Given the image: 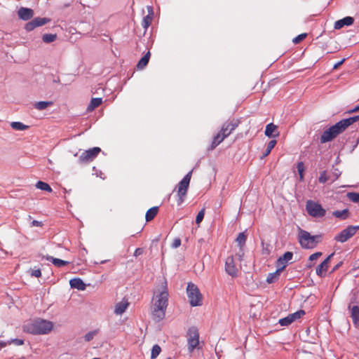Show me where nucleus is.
Instances as JSON below:
<instances>
[{"label":"nucleus","mask_w":359,"mask_h":359,"mask_svg":"<svg viewBox=\"0 0 359 359\" xmlns=\"http://www.w3.org/2000/svg\"><path fill=\"white\" fill-rule=\"evenodd\" d=\"M341 121L346 129L349 126H351L353 123L359 121V116H355L353 117H351L348 118H344Z\"/></svg>","instance_id":"obj_34"},{"label":"nucleus","mask_w":359,"mask_h":359,"mask_svg":"<svg viewBox=\"0 0 359 359\" xmlns=\"http://www.w3.org/2000/svg\"><path fill=\"white\" fill-rule=\"evenodd\" d=\"M359 111V104L358 106H356L353 109L350 111V112H355V111Z\"/></svg>","instance_id":"obj_55"},{"label":"nucleus","mask_w":359,"mask_h":359,"mask_svg":"<svg viewBox=\"0 0 359 359\" xmlns=\"http://www.w3.org/2000/svg\"><path fill=\"white\" fill-rule=\"evenodd\" d=\"M43 224L42 222H40V221H37V220H33L32 222H31V224H30V226L31 227H33V226H39V227H41L43 226Z\"/></svg>","instance_id":"obj_49"},{"label":"nucleus","mask_w":359,"mask_h":359,"mask_svg":"<svg viewBox=\"0 0 359 359\" xmlns=\"http://www.w3.org/2000/svg\"><path fill=\"white\" fill-rule=\"evenodd\" d=\"M321 256H322V252H315V253L309 256V261L316 260V259H318Z\"/></svg>","instance_id":"obj_46"},{"label":"nucleus","mask_w":359,"mask_h":359,"mask_svg":"<svg viewBox=\"0 0 359 359\" xmlns=\"http://www.w3.org/2000/svg\"><path fill=\"white\" fill-rule=\"evenodd\" d=\"M225 271L232 277H236L238 275V269L236 265L235 260L233 256H229L225 262Z\"/></svg>","instance_id":"obj_13"},{"label":"nucleus","mask_w":359,"mask_h":359,"mask_svg":"<svg viewBox=\"0 0 359 359\" xmlns=\"http://www.w3.org/2000/svg\"><path fill=\"white\" fill-rule=\"evenodd\" d=\"M354 22V19L352 17L347 16L343 19L339 20L335 22L334 27L335 29H340L344 26H350Z\"/></svg>","instance_id":"obj_17"},{"label":"nucleus","mask_w":359,"mask_h":359,"mask_svg":"<svg viewBox=\"0 0 359 359\" xmlns=\"http://www.w3.org/2000/svg\"><path fill=\"white\" fill-rule=\"evenodd\" d=\"M186 337L187 341L188 351L189 353H192L194 349L201 348L199 341V332L196 327H190L187 332Z\"/></svg>","instance_id":"obj_8"},{"label":"nucleus","mask_w":359,"mask_h":359,"mask_svg":"<svg viewBox=\"0 0 359 359\" xmlns=\"http://www.w3.org/2000/svg\"><path fill=\"white\" fill-rule=\"evenodd\" d=\"M246 241H247V236L244 232H241L238 235L236 241L237 242L238 245L240 248V250H242L243 249V248L245 245Z\"/></svg>","instance_id":"obj_26"},{"label":"nucleus","mask_w":359,"mask_h":359,"mask_svg":"<svg viewBox=\"0 0 359 359\" xmlns=\"http://www.w3.org/2000/svg\"><path fill=\"white\" fill-rule=\"evenodd\" d=\"M7 345H9L8 341L6 342V341H0V349L1 348L6 347Z\"/></svg>","instance_id":"obj_53"},{"label":"nucleus","mask_w":359,"mask_h":359,"mask_svg":"<svg viewBox=\"0 0 359 359\" xmlns=\"http://www.w3.org/2000/svg\"><path fill=\"white\" fill-rule=\"evenodd\" d=\"M187 297L191 306L202 304L203 297L198 287L192 283H189L187 287Z\"/></svg>","instance_id":"obj_7"},{"label":"nucleus","mask_w":359,"mask_h":359,"mask_svg":"<svg viewBox=\"0 0 359 359\" xmlns=\"http://www.w3.org/2000/svg\"><path fill=\"white\" fill-rule=\"evenodd\" d=\"M143 253V249L142 248H137L134 252V256L138 257L141 255Z\"/></svg>","instance_id":"obj_50"},{"label":"nucleus","mask_w":359,"mask_h":359,"mask_svg":"<svg viewBox=\"0 0 359 359\" xmlns=\"http://www.w3.org/2000/svg\"><path fill=\"white\" fill-rule=\"evenodd\" d=\"M240 123V120L237 118H233L224 122L220 130L213 136L209 149L212 150L222 143L225 138L229 137L238 127Z\"/></svg>","instance_id":"obj_2"},{"label":"nucleus","mask_w":359,"mask_h":359,"mask_svg":"<svg viewBox=\"0 0 359 359\" xmlns=\"http://www.w3.org/2000/svg\"><path fill=\"white\" fill-rule=\"evenodd\" d=\"M298 238L303 248L312 249L319 243L321 236H311L308 231L299 229Z\"/></svg>","instance_id":"obj_4"},{"label":"nucleus","mask_w":359,"mask_h":359,"mask_svg":"<svg viewBox=\"0 0 359 359\" xmlns=\"http://www.w3.org/2000/svg\"><path fill=\"white\" fill-rule=\"evenodd\" d=\"M276 143H277V141L276 140H272L269 142L265 152L261 156V159L264 158L266 156H267L271 153V150L275 147Z\"/></svg>","instance_id":"obj_31"},{"label":"nucleus","mask_w":359,"mask_h":359,"mask_svg":"<svg viewBox=\"0 0 359 359\" xmlns=\"http://www.w3.org/2000/svg\"><path fill=\"white\" fill-rule=\"evenodd\" d=\"M334 253L330 255L320 264L316 268V274L320 277H325L326 272L329 267L331 258L333 257Z\"/></svg>","instance_id":"obj_14"},{"label":"nucleus","mask_w":359,"mask_h":359,"mask_svg":"<svg viewBox=\"0 0 359 359\" xmlns=\"http://www.w3.org/2000/svg\"><path fill=\"white\" fill-rule=\"evenodd\" d=\"M97 333H98V330H95L90 331V332H88L84 336L85 341H91Z\"/></svg>","instance_id":"obj_41"},{"label":"nucleus","mask_w":359,"mask_h":359,"mask_svg":"<svg viewBox=\"0 0 359 359\" xmlns=\"http://www.w3.org/2000/svg\"><path fill=\"white\" fill-rule=\"evenodd\" d=\"M264 134L266 137H278L279 132L278 131V126L273 123L266 125Z\"/></svg>","instance_id":"obj_18"},{"label":"nucleus","mask_w":359,"mask_h":359,"mask_svg":"<svg viewBox=\"0 0 359 359\" xmlns=\"http://www.w3.org/2000/svg\"><path fill=\"white\" fill-rule=\"evenodd\" d=\"M348 198L354 202V203H359V193L355 192H350L347 194Z\"/></svg>","instance_id":"obj_39"},{"label":"nucleus","mask_w":359,"mask_h":359,"mask_svg":"<svg viewBox=\"0 0 359 359\" xmlns=\"http://www.w3.org/2000/svg\"><path fill=\"white\" fill-rule=\"evenodd\" d=\"M293 257V253L291 252H286L283 256L280 257L276 262V267L280 270L283 271L286 267L287 262Z\"/></svg>","instance_id":"obj_15"},{"label":"nucleus","mask_w":359,"mask_h":359,"mask_svg":"<svg viewBox=\"0 0 359 359\" xmlns=\"http://www.w3.org/2000/svg\"><path fill=\"white\" fill-rule=\"evenodd\" d=\"M345 130L346 128L341 121L337 122L335 125L331 126L323 133L320 137V142L325 143L332 141L339 134L345 131Z\"/></svg>","instance_id":"obj_5"},{"label":"nucleus","mask_w":359,"mask_h":359,"mask_svg":"<svg viewBox=\"0 0 359 359\" xmlns=\"http://www.w3.org/2000/svg\"><path fill=\"white\" fill-rule=\"evenodd\" d=\"M332 215L337 218L345 219L348 217V210H335L332 212Z\"/></svg>","instance_id":"obj_30"},{"label":"nucleus","mask_w":359,"mask_h":359,"mask_svg":"<svg viewBox=\"0 0 359 359\" xmlns=\"http://www.w3.org/2000/svg\"><path fill=\"white\" fill-rule=\"evenodd\" d=\"M328 179L329 178L327 177L326 171H323L320 172V177L318 179V180L320 183H325L326 182H327Z\"/></svg>","instance_id":"obj_44"},{"label":"nucleus","mask_w":359,"mask_h":359,"mask_svg":"<svg viewBox=\"0 0 359 359\" xmlns=\"http://www.w3.org/2000/svg\"><path fill=\"white\" fill-rule=\"evenodd\" d=\"M161 351V347L156 344L152 347L151 353V359H155L160 354Z\"/></svg>","instance_id":"obj_38"},{"label":"nucleus","mask_w":359,"mask_h":359,"mask_svg":"<svg viewBox=\"0 0 359 359\" xmlns=\"http://www.w3.org/2000/svg\"><path fill=\"white\" fill-rule=\"evenodd\" d=\"M11 344H13L16 346H21L24 344V341L22 339H14L11 341H8V344L10 345Z\"/></svg>","instance_id":"obj_45"},{"label":"nucleus","mask_w":359,"mask_h":359,"mask_svg":"<svg viewBox=\"0 0 359 359\" xmlns=\"http://www.w3.org/2000/svg\"><path fill=\"white\" fill-rule=\"evenodd\" d=\"M306 210L311 217L315 218L323 217L326 213V210L319 203L312 200L306 202Z\"/></svg>","instance_id":"obj_9"},{"label":"nucleus","mask_w":359,"mask_h":359,"mask_svg":"<svg viewBox=\"0 0 359 359\" xmlns=\"http://www.w3.org/2000/svg\"><path fill=\"white\" fill-rule=\"evenodd\" d=\"M313 265L312 264H309L308 266L309 267H311Z\"/></svg>","instance_id":"obj_56"},{"label":"nucleus","mask_w":359,"mask_h":359,"mask_svg":"<svg viewBox=\"0 0 359 359\" xmlns=\"http://www.w3.org/2000/svg\"><path fill=\"white\" fill-rule=\"evenodd\" d=\"M359 229V226H348L334 237L337 242L344 243L353 237Z\"/></svg>","instance_id":"obj_10"},{"label":"nucleus","mask_w":359,"mask_h":359,"mask_svg":"<svg viewBox=\"0 0 359 359\" xmlns=\"http://www.w3.org/2000/svg\"><path fill=\"white\" fill-rule=\"evenodd\" d=\"M153 20V12L151 8H150V13H149L147 15L144 16L142 22V27L147 29L151 24Z\"/></svg>","instance_id":"obj_25"},{"label":"nucleus","mask_w":359,"mask_h":359,"mask_svg":"<svg viewBox=\"0 0 359 359\" xmlns=\"http://www.w3.org/2000/svg\"><path fill=\"white\" fill-rule=\"evenodd\" d=\"M31 275L32 276L39 278V277H40L41 276V270L39 269H33V270H32Z\"/></svg>","instance_id":"obj_48"},{"label":"nucleus","mask_w":359,"mask_h":359,"mask_svg":"<svg viewBox=\"0 0 359 359\" xmlns=\"http://www.w3.org/2000/svg\"><path fill=\"white\" fill-rule=\"evenodd\" d=\"M36 187L37 189H39L41 190L46 191H48L50 193L53 191V189L50 187V185L48 183L42 182V181H39L36 183Z\"/></svg>","instance_id":"obj_32"},{"label":"nucleus","mask_w":359,"mask_h":359,"mask_svg":"<svg viewBox=\"0 0 359 359\" xmlns=\"http://www.w3.org/2000/svg\"><path fill=\"white\" fill-rule=\"evenodd\" d=\"M71 287L76 288L79 290H84L86 285L81 278H73L69 281Z\"/></svg>","instance_id":"obj_21"},{"label":"nucleus","mask_w":359,"mask_h":359,"mask_svg":"<svg viewBox=\"0 0 359 359\" xmlns=\"http://www.w3.org/2000/svg\"><path fill=\"white\" fill-rule=\"evenodd\" d=\"M180 245H181V240H180V238H176L174 239V241H173V242L172 243V247L173 248H177L180 247Z\"/></svg>","instance_id":"obj_47"},{"label":"nucleus","mask_w":359,"mask_h":359,"mask_svg":"<svg viewBox=\"0 0 359 359\" xmlns=\"http://www.w3.org/2000/svg\"><path fill=\"white\" fill-rule=\"evenodd\" d=\"M297 171L299 175V180L303 181L304 180V172L305 170L304 164L303 162L300 161L297 165Z\"/></svg>","instance_id":"obj_37"},{"label":"nucleus","mask_w":359,"mask_h":359,"mask_svg":"<svg viewBox=\"0 0 359 359\" xmlns=\"http://www.w3.org/2000/svg\"><path fill=\"white\" fill-rule=\"evenodd\" d=\"M50 21V19L47 18H35L32 21L27 22L25 26V29L27 32H31L33 29H34L36 27L43 26L46 25V23L49 22Z\"/></svg>","instance_id":"obj_12"},{"label":"nucleus","mask_w":359,"mask_h":359,"mask_svg":"<svg viewBox=\"0 0 359 359\" xmlns=\"http://www.w3.org/2000/svg\"><path fill=\"white\" fill-rule=\"evenodd\" d=\"M129 303L128 300H122L121 302L117 303L115 306L114 313L117 315H121L127 309Z\"/></svg>","instance_id":"obj_19"},{"label":"nucleus","mask_w":359,"mask_h":359,"mask_svg":"<svg viewBox=\"0 0 359 359\" xmlns=\"http://www.w3.org/2000/svg\"><path fill=\"white\" fill-rule=\"evenodd\" d=\"M100 151L101 149L97 147L86 150L80 155L79 162L83 164L92 162Z\"/></svg>","instance_id":"obj_11"},{"label":"nucleus","mask_w":359,"mask_h":359,"mask_svg":"<svg viewBox=\"0 0 359 359\" xmlns=\"http://www.w3.org/2000/svg\"><path fill=\"white\" fill-rule=\"evenodd\" d=\"M341 264H342V262H339L337 264H336L334 266V268L332 269V272H334V271L337 270L341 266Z\"/></svg>","instance_id":"obj_54"},{"label":"nucleus","mask_w":359,"mask_h":359,"mask_svg":"<svg viewBox=\"0 0 359 359\" xmlns=\"http://www.w3.org/2000/svg\"><path fill=\"white\" fill-rule=\"evenodd\" d=\"M151 56V53L148 51L138 62L137 68L143 69L148 64Z\"/></svg>","instance_id":"obj_22"},{"label":"nucleus","mask_w":359,"mask_h":359,"mask_svg":"<svg viewBox=\"0 0 359 359\" xmlns=\"http://www.w3.org/2000/svg\"><path fill=\"white\" fill-rule=\"evenodd\" d=\"M18 18L22 20H28L34 15V11L31 8L21 7L18 11Z\"/></svg>","instance_id":"obj_16"},{"label":"nucleus","mask_w":359,"mask_h":359,"mask_svg":"<svg viewBox=\"0 0 359 359\" xmlns=\"http://www.w3.org/2000/svg\"><path fill=\"white\" fill-rule=\"evenodd\" d=\"M292 323H293V322H292V319L290 318V315H288L285 318H283L279 320V324L281 326H287V325H290Z\"/></svg>","instance_id":"obj_40"},{"label":"nucleus","mask_w":359,"mask_h":359,"mask_svg":"<svg viewBox=\"0 0 359 359\" xmlns=\"http://www.w3.org/2000/svg\"><path fill=\"white\" fill-rule=\"evenodd\" d=\"M281 271L282 270H280V269L277 268L275 272L269 273L266 278V282L268 283L276 282L278 279Z\"/></svg>","instance_id":"obj_24"},{"label":"nucleus","mask_w":359,"mask_h":359,"mask_svg":"<svg viewBox=\"0 0 359 359\" xmlns=\"http://www.w3.org/2000/svg\"><path fill=\"white\" fill-rule=\"evenodd\" d=\"M46 260L51 262L55 266L62 267L69 264V262L65 261L58 258H54L52 256L47 255L43 257Z\"/></svg>","instance_id":"obj_20"},{"label":"nucleus","mask_w":359,"mask_h":359,"mask_svg":"<svg viewBox=\"0 0 359 359\" xmlns=\"http://www.w3.org/2000/svg\"><path fill=\"white\" fill-rule=\"evenodd\" d=\"M344 61H345V59H343L341 61H339V62L336 63L334 65L333 69H337L341 65H342L344 63Z\"/></svg>","instance_id":"obj_51"},{"label":"nucleus","mask_w":359,"mask_h":359,"mask_svg":"<svg viewBox=\"0 0 359 359\" xmlns=\"http://www.w3.org/2000/svg\"><path fill=\"white\" fill-rule=\"evenodd\" d=\"M351 318L353 323L356 325H359V307L358 306H353L352 307Z\"/></svg>","instance_id":"obj_29"},{"label":"nucleus","mask_w":359,"mask_h":359,"mask_svg":"<svg viewBox=\"0 0 359 359\" xmlns=\"http://www.w3.org/2000/svg\"><path fill=\"white\" fill-rule=\"evenodd\" d=\"M56 38L57 35L53 34H43L42 36L43 42L47 43L54 41L56 39Z\"/></svg>","instance_id":"obj_36"},{"label":"nucleus","mask_w":359,"mask_h":359,"mask_svg":"<svg viewBox=\"0 0 359 359\" xmlns=\"http://www.w3.org/2000/svg\"><path fill=\"white\" fill-rule=\"evenodd\" d=\"M11 126L13 130H25L29 128V126L25 125L21 122H12Z\"/></svg>","instance_id":"obj_33"},{"label":"nucleus","mask_w":359,"mask_h":359,"mask_svg":"<svg viewBox=\"0 0 359 359\" xmlns=\"http://www.w3.org/2000/svg\"><path fill=\"white\" fill-rule=\"evenodd\" d=\"M102 102V99L100 97L93 98L88 106V111H93L98 107Z\"/></svg>","instance_id":"obj_27"},{"label":"nucleus","mask_w":359,"mask_h":359,"mask_svg":"<svg viewBox=\"0 0 359 359\" xmlns=\"http://www.w3.org/2000/svg\"><path fill=\"white\" fill-rule=\"evenodd\" d=\"M53 327V323L46 320L38 319L24 326V331L32 334H46Z\"/></svg>","instance_id":"obj_3"},{"label":"nucleus","mask_w":359,"mask_h":359,"mask_svg":"<svg viewBox=\"0 0 359 359\" xmlns=\"http://www.w3.org/2000/svg\"><path fill=\"white\" fill-rule=\"evenodd\" d=\"M204 215H205V210H204V209H202V210H201L198 213V215H197V216H196V223L197 224H199L202 222V220H203V217H204Z\"/></svg>","instance_id":"obj_43"},{"label":"nucleus","mask_w":359,"mask_h":359,"mask_svg":"<svg viewBox=\"0 0 359 359\" xmlns=\"http://www.w3.org/2000/svg\"><path fill=\"white\" fill-rule=\"evenodd\" d=\"M306 37V34H301L292 39L294 44H297Z\"/></svg>","instance_id":"obj_42"},{"label":"nucleus","mask_w":359,"mask_h":359,"mask_svg":"<svg viewBox=\"0 0 359 359\" xmlns=\"http://www.w3.org/2000/svg\"><path fill=\"white\" fill-rule=\"evenodd\" d=\"M158 211V208L157 206L152 207L149 208L145 215V219L147 222L151 221L157 215Z\"/></svg>","instance_id":"obj_23"},{"label":"nucleus","mask_w":359,"mask_h":359,"mask_svg":"<svg viewBox=\"0 0 359 359\" xmlns=\"http://www.w3.org/2000/svg\"><path fill=\"white\" fill-rule=\"evenodd\" d=\"M168 297L167 281L163 278L161 280L160 287L154 292L151 300V313L155 321H161L165 318Z\"/></svg>","instance_id":"obj_1"},{"label":"nucleus","mask_w":359,"mask_h":359,"mask_svg":"<svg viewBox=\"0 0 359 359\" xmlns=\"http://www.w3.org/2000/svg\"><path fill=\"white\" fill-rule=\"evenodd\" d=\"M305 314V311L304 310H299L293 313L289 314L290 316V318L292 319V322L295 321L296 320H298L301 318L302 316H304Z\"/></svg>","instance_id":"obj_35"},{"label":"nucleus","mask_w":359,"mask_h":359,"mask_svg":"<svg viewBox=\"0 0 359 359\" xmlns=\"http://www.w3.org/2000/svg\"><path fill=\"white\" fill-rule=\"evenodd\" d=\"M243 255H244L243 249L242 250H240V252H238L237 254V256L238 257V259H239L240 261L242 260Z\"/></svg>","instance_id":"obj_52"},{"label":"nucleus","mask_w":359,"mask_h":359,"mask_svg":"<svg viewBox=\"0 0 359 359\" xmlns=\"http://www.w3.org/2000/svg\"><path fill=\"white\" fill-rule=\"evenodd\" d=\"M192 170L189 172L184 178L178 183L177 187V203L180 205L184 201V198L187 194L188 188L191 181Z\"/></svg>","instance_id":"obj_6"},{"label":"nucleus","mask_w":359,"mask_h":359,"mask_svg":"<svg viewBox=\"0 0 359 359\" xmlns=\"http://www.w3.org/2000/svg\"><path fill=\"white\" fill-rule=\"evenodd\" d=\"M53 104L51 101H40L34 103V107L38 110H43Z\"/></svg>","instance_id":"obj_28"}]
</instances>
